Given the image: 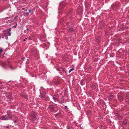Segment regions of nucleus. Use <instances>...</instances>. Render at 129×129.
I'll return each instance as SVG.
<instances>
[{
  "mask_svg": "<svg viewBox=\"0 0 129 129\" xmlns=\"http://www.w3.org/2000/svg\"><path fill=\"white\" fill-rule=\"evenodd\" d=\"M12 117V114L11 113H8L5 115H3L1 117L0 119L2 120H7L10 119Z\"/></svg>",
  "mask_w": 129,
  "mask_h": 129,
  "instance_id": "nucleus-1",
  "label": "nucleus"
},
{
  "mask_svg": "<svg viewBox=\"0 0 129 129\" xmlns=\"http://www.w3.org/2000/svg\"><path fill=\"white\" fill-rule=\"evenodd\" d=\"M49 109L52 112H56L57 110L56 106L54 105H51L49 107Z\"/></svg>",
  "mask_w": 129,
  "mask_h": 129,
  "instance_id": "nucleus-2",
  "label": "nucleus"
},
{
  "mask_svg": "<svg viewBox=\"0 0 129 129\" xmlns=\"http://www.w3.org/2000/svg\"><path fill=\"white\" fill-rule=\"evenodd\" d=\"M37 114L34 112H32L31 113L30 117L32 121H34L36 119Z\"/></svg>",
  "mask_w": 129,
  "mask_h": 129,
  "instance_id": "nucleus-3",
  "label": "nucleus"
},
{
  "mask_svg": "<svg viewBox=\"0 0 129 129\" xmlns=\"http://www.w3.org/2000/svg\"><path fill=\"white\" fill-rule=\"evenodd\" d=\"M118 99L120 101H122L124 98V96L121 93H118L117 95Z\"/></svg>",
  "mask_w": 129,
  "mask_h": 129,
  "instance_id": "nucleus-4",
  "label": "nucleus"
},
{
  "mask_svg": "<svg viewBox=\"0 0 129 129\" xmlns=\"http://www.w3.org/2000/svg\"><path fill=\"white\" fill-rule=\"evenodd\" d=\"M11 30V28L9 29H8L7 30V32H5L4 33V36L6 37L8 36H10L11 35V33L10 32Z\"/></svg>",
  "mask_w": 129,
  "mask_h": 129,
  "instance_id": "nucleus-5",
  "label": "nucleus"
},
{
  "mask_svg": "<svg viewBox=\"0 0 129 129\" xmlns=\"http://www.w3.org/2000/svg\"><path fill=\"white\" fill-rule=\"evenodd\" d=\"M46 95V92L44 91L41 92L40 95V97L42 98H45Z\"/></svg>",
  "mask_w": 129,
  "mask_h": 129,
  "instance_id": "nucleus-6",
  "label": "nucleus"
},
{
  "mask_svg": "<svg viewBox=\"0 0 129 129\" xmlns=\"http://www.w3.org/2000/svg\"><path fill=\"white\" fill-rule=\"evenodd\" d=\"M120 5L119 3H118L115 4H113L112 5L113 8L114 10H116L117 9L118 7H119Z\"/></svg>",
  "mask_w": 129,
  "mask_h": 129,
  "instance_id": "nucleus-7",
  "label": "nucleus"
},
{
  "mask_svg": "<svg viewBox=\"0 0 129 129\" xmlns=\"http://www.w3.org/2000/svg\"><path fill=\"white\" fill-rule=\"evenodd\" d=\"M120 5L119 3H118L115 4H113L112 5L113 8L114 10H116L117 9L118 7H119Z\"/></svg>",
  "mask_w": 129,
  "mask_h": 129,
  "instance_id": "nucleus-8",
  "label": "nucleus"
},
{
  "mask_svg": "<svg viewBox=\"0 0 129 129\" xmlns=\"http://www.w3.org/2000/svg\"><path fill=\"white\" fill-rule=\"evenodd\" d=\"M53 99L54 100L55 102H59V100L58 98L56 97L55 94H54L53 97Z\"/></svg>",
  "mask_w": 129,
  "mask_h": 129,
  "instance_id": "nucleus-9",
  "label": "nucleus"
},
{
  "mask_svg": "<svg viewBox=\"0 0 129 129\" xmlns=\"http://www.w3.org/2000/svg\"><path fill=\"white\" fill-rule=\"evenodd\" d=\"M8 99H9V101H11L12 100V97L11 94L10 93H9L8 95L7 96Z\"/></svg>",
  "mask_w": 129,
  "mask_h": 129,
  "instance_id": "nucleus-10",
  "label": "nucleus"
},
{
  "mask_svg": "<svg viewBox=\"0 0 129 129\" xmlns=\"http://www.w3.org/2000/svg\"><path fill=\"white\" fill-rule=\"evenodd\" d=\"M108 97L110 100L112 98H114L113 95L112 93L110 94L108 96Z\"/></svg>",
  "mask_w": 129,
  "mask_h": 129,
  "instance_id": "nucleus-11",
  "label": "nucleus"
},
{
  "mask_svg": "<svg viewBox=\"0 0 129 129\" xmlns=\"http://www.w3.org/2000/svg\"><path fill=\"white\" fill-rule=\"evenodd\" d=\"M53 82L54 84H58L59 83V81L55 79H54L53 80Z\"/></svg>",
  "mask_w": 129,
  "mask_h": 129,
  "instance_id": "nucleus-12",
  "label": "nucleus"
},
{
  "mask_svg": "<svg viewBox=\"0 0 129 129\" xmlns=\"http://www.w3.org/2000/svg\"><path fill=\"white\" fill-rule=\"evenodd\" d=\"M74 31V29L73 28H70L68 30V31L70 33H72Z\"/></svg>",
  "mask_w": 129,
  "mask_h": 129,
  "instance_id": "nucleus-13",
  "label": "nucleus"
},
{
  "mask_svg": "<svg viewBox=\"0 0 129 129\" xmlns=\"http://www.w3.org/2000/svg\"><path fill=\"white\" fill-rule=\"evenodd\" d=\"M64 101V99H63L62 100H61V101H59V102L61 104L62 103H63Z\"/></svg>",
  "mask_w": 129,
  "mask_h": 129,
  "instance_id": "nucleus-14",
  "label": "nucleus"
},
{
  "mask_svg": "<svg viewBox=\"0 0 129 129\" xmlns=\"http://www.w3.org/2000/svg\"><path fill=\"white\" fill-rule=\"evenodd\" d=\"M3 49L2 48H0V54L3 51Z\"/></svg>",
  "mask_w": 129,
  "mask_h": 129,
  "instance_id": "nucleus-15",
  "label": "nucleus"
},
{
  "mask_svg": "<svg viewBox=\"0 0 129 129\" xmlns=\"http://www.w3.org/2000/svg\"><path fill=\"white\" fill-rule=\"evenodd\" d=\"M74 70V68H72V69H70L69 71V73H70L72 71Z\"/></svg>",
  "mask_w": 129,
  "mask_h": 129,
  "instance_id": "nucleus-16",
  "label": "nucleus"
},
{
  "mask_svg": "<svg viewBox=\"0 0 129 129\" xmlns=\"http://www.w3.org/2000/svg\"><path fill=\"white\" fill-rule=\"evenodd\" d=\"M125 98L126 99H128V100H129V99L128 98V95L127 94L126 95V96H125Z\"/></svg>",
  "mask_w": 129,
  "mask_h": 129,
  "instance_id": "nucleus-17",
  "label": "nucleus"
},
{
  "mask_svg": "<svg viewBox=\"0 0 129 129\" xmlns=\"http://www.w3.org/2000/svg\"><path fill=\"white\" fill-rule=\"evenodd\" d=\"M25 58V57H23V58H22V59L23 60H24Z\"/></svg>",
  "mask_w": 129,
  "mask_h": 129,
  "instance_id": "nucleus-18",
  "label": "nucleus"
},
{
  "mask_svg": "<svg viewBox=\"0 0 129 129\" xmlns=\"http://www.w3.org/2000/svg\"><path fill=\"white\" fill-rule=\"evenodd\" d=\"M31 11H32V10H31V9H29V13H31Z\"/></svg>",
  "mask_w": 129,
  "mask_h": 129,
  "instance_id": "nucleus-19",
  "label": "nucleus"
},
{
  "mask_svg": "<svg viewBox=\"0 0 129 129\" xmlns=\"http://www.w3.org/2000/svg\"><path fill=\"white\" fill-rule=\"evenodd\" d=\"M10 18V17H7L5 18V19L6 20V19H7L8 18Z\"/></svg>",
  "mask_w": 129,
  "mask_h": 129,
  "instance_id": "nucleus-20",
  "label": "nucleus"
},
{
  "mask_svg": "<svg viewBox=\"0 0 129 129\" xmlns=\"http://www.w3.org/2000/svg\"><path fill=\"white\" fill-rule=\"evenodd\" d=\"M17 25V23H16V25L15 26H14V27H15V28H16V25Z\"/></svg>",
  "mask_w": 129,
  "mask_h": 129,
  "instance_id": "nucleus-21",
  "label": "nucleus"
},
{
  "mask_svg": "<svg viewBox=\"0 0 129 129\" xmlns=\"http://www.w3.org/2000/svg\"><path fill=\"white\" fill-rule=\"evenodd\" d=\"M67 106H66L65 107V108H64V109H66L67 108Z\"/></svg>",
  "mask_w": 129,
  "mask_h": 129,
  "instance_id": "nucleus-22",
  "label": "nucleus"
},
{
  "mask_svg": "<svg viewBox=\"0 0 129 129\" xmlns=\"http://www.w3.org/2000/svg\"><path fill=\"white\" fill-rule=\"evenodd\" d=\"M30 38H31L30 37H28V39H29V40L30 39Z\"/></svg>",
  "mask_w": 129,
  "mask_h": 129,
  "instance_id": "nucleus-23",
  "label": "nucleus"
},
{
  "mask_svg": "<svg viewBox=\"0 0 129 129\" xmlns=\"http://www.w3.org/2000/svg\"><path fill=\"white\" fill-rule=\"evenodd\" d=\"M17 16H16V17H15V18H14V19H16V18H17Z\"/></svg>",
  "mask_w": 129,
  "mask_h": 129,
  "instance_id": "nucleus-24",
  "label": "nucleus"
},
{
  "mask_svg": "<svg viewBox=\"0 0 129 129\" xmlns=\"http://www.w3.org/2000/svg\"><path fill=\"white\" fill-rule=\"evenodd\" d=\"M9 127V126H7L6 127V128H8Z\"/></svg>",
  "mask_w": 129,
  "mask_h": 129,
  "instance_id": "nucleus-25",
  "label": "nucleus"
},
{
  "mask_svg": "<svg viewBox=\"0 0 129 129\" xmlns=\"http://www.w3.org/2000/svg\"><path fill=\"white\" fill-rule=\"evenodd\" d=\"M26 41V40H25V39H23V41Z\"/></svg>",
  "mask_w": 129,
  "mask_h": 129,
  "instance_id": "nucleus-26",
  "label": "nucleus"
},
{
  "mask_svg": "<svg viewBox=\"0 0 129 129\" xmlns=\"http://www.w3.org/2000/svg\"><path fill=\"white\" fill-rule=\"evenodd\" d=\"M25 9L24 8H22V10H24Z\"/></svg>",
  "mask_w": 129,
  "mask_h": 129,
  "instance_id": "nucleus-27",
  "label": "nucleus"
},
{
  "mask_svg": "<svg viewBox=\"0 0 129 129\" xmlns=\"http://www.w3.org/2000/svg\"><path fill=\"white\" fill-rule=\"evenodd\" d=\"M14 122H16V120H14Z\"/></svg>",
  "mask_w": 129,
  "mask_h": 129,
  "instance_id": "nucleus-28",
  "label": "nucleus"
},
{
  "mask_svg": "<svg viewBox=\"0 0 129 129\" xmlns=\"http://www.w3.org/2000/svg\"><path fill=\"white\" fill-rule=\"evenodd\" d=\"M25 11H27V10H25Z\"/></svg>",
  "mask_w": 129,
  "mask_h": 129,
  "instance_id": "nucleus-29",
  "label": "nucleus"
},
{
  "mask_svg": "<svg viewBox=\"0 0 129 129\" xmlns=\"http://www.w3.org/2000/svg\"><path fill=\"white\" fill-rule=\"evenodd\" d=\"M27 39V38H25V40H26V39Z\"/></svg>",
  "mask_w": 129,
  "mask_h": 129,
  "instance_id": "nucleus-30",
  "label": "nucleus"
},
{
  "mask_svg": "<svg viewBox=\"0 0 129 129\" xmlns=\"http://www.w3.org/2000/svg\"><path fill=\"white\" fill-rule=\"evenodd\" d=\"M28 30V29H27V30Z\"/></svg>",
  "mask_w": 129,
  "mask_h": 129,
  "instance_id": "nucleus-31",
  "label": "nucleus"
}]
</instances>
